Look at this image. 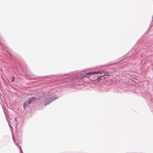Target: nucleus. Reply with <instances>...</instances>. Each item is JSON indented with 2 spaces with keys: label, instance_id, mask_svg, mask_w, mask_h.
Returning a JSON list of instances; mask_svg holds the SVG:
<instances>
[{
  "label": "nucleus",
  "instance_id": "7",
  "mask_svg": "<svg viewBox=\"0 0 153 153\" xmlns=\"http://www.w3.org/2000/svg\"><path fill=\"white\" fill-rule=\"evenodd\" d=\"M51 102V101H49L48 102V103H45V105H46L48 104H49L50 102Z\"/></svg>",
  "mask_w": 153,
  "mask_h": 153
},
{
  "label": "nucleus",
  "instance_id": "3",
  "mask_svg": "<svg viewBox=\"0 0 153 153\" xmlns=\"http://www.w3.org/2000/svg\"><path fill=\"white\" fill-rule=\"evenodd\" d=\"M101 71H94L95 72V74H100V73H101Z\"/></svg>",
  "mask_w": 153,
  "mask_h": 153
},
{
  "label": "nucleus",
  "instance_id": "8",
  "mask_svg": "<svg viewBox=\"0 0 153 153\" xmlns=\"http://www.w3.org/2000/svg\"><path fill=\"white\" fill-rule=\"evenodd\" d=\"M14 77H12V80L11 82H13L14 81Z\"/></svg>",
  "mask_w": 153,
  "mask_h": 153
},
{
  "label": "nucleus",
  "instance_id": "6",
  "mask_svg": "<svg viewBox=\"0 0 153 153\" xmlns=\"http://www.w3.org/2000/svg\"><path fill=\"white\" fill-rule=\"evenodd\" d=\"M30 98L33 101L34 99H36V97H30Z\"/></svg>",
  "mask_w": 153,
  "mask_h": 153
},
{
  "label": "nucleus",
  "instance_id": "1",
  "mask_svg": "<svg viewBox=\"0 0 153 153\" xmlns=\"http://www.w3.org/2000/svg\"><path fill=\"white\" fill-rule=\"evenodd\" d=\"M95 72L94 71V72H89L87 74H86L85 75H84L83 76H81V78H80L81 79H82L83 77H86V75H93L95 74Z\"/></svg>",
  "mask_w": 153,
  "mask_h": 153
},
{
  "label": "nucleus",
  "instance_id": "4",
  "mask_svg": "<svg viewBox=\"0 0 153 153\" xmlns=\"http://www.w3.org/2000/svg\"><path fill=\"white\" fill-rule=\"evenodd\" d=\"M103 76V75H102L101 76H99L98 77L97 79L98 80H100V79H101V78Z\"/></svg>",
  "mask_w": 153,
  "mask_h": 153
},
{
  "label": "nucleus",
  "instance_id": "9",
  "mask_svg": "<svg viewBox=\"0 0 153 153\" xmlns=\"http://www.w3.org/2000/svg\"><path fill=\"white\" fill-rule=\"evenodd\" d=\"M25 104H24V107L25 108Z\"/></svg>",
  "mask_w": 153,
  "mask_h": 153
},
{
  "label": "nucleus",
  "instance_id": "5",
  "mask_svg": "<svg viewBox=\"0 0 153 153\" xmlns=\"http://www.w3.org/2000/svg\"><path fill=\"white\" fill-rule=\"evenodd\" d=\"M32 99H31L30 98H29V102H28V104H29L30 103L32 102Z\"/></svg>",
  "mask_w": 153,
  "mask_h": 153
},
{
  "label": "nucleus",
  "instance_id": "2",
  "mask_svg": "<svg viewBox=\"0 0 153 153\" xmlns=\"http://www.w3.org/2000/svg\"><path fill=\"white\" fill-rule=\"evenodd\" d=\"M101 72H101V73H100V74H102V75H103V76H105L106 75L107 76V74H106V73L103 71H101Z\"/></svg>",
  "mask_w": 153,
  "mask_h": 153
}]
</instances>
